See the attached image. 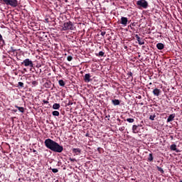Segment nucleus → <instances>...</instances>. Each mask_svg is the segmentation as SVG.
<instances>
[{
    "label": "nucleus",
    "mask_w": 182,
    "mask_h": 182,
    "mask_svg": "<svg viewBox=\"0 0 182 182\" xmlns=\"http://www.w3.org/2000/svg\"><path fill=\"white\" fill-rule=\"evenodd\" d=\"M44 144L47 149H49L51 151H55V153H62L63 151V146L50 139H46Z\"/></svg>",
    "instance_id": "nucleus-1"
},
{
    "label": "nucleus",
    "mask_w": 182,
    "mask_h": 182,
    "mask_svg": "<svg viewBox=\"0 0 182 182\" xmlns=\"http://www.w3.org/2000/svg\"><path fill=\"white\" fill-rule=\"evenodd\" d=\"M62 30L63 31H75V26H73V23H72V21H68L64 23Z\"/></svg>",
    "instance_id": "nucleus-2"
},
{
    "label": "nucleus",
    "mask_w": 182,
    "mask_h": 182,
    "mask_svg": "<svg viewBox=\"0 0 182 182\" xmlns=\"http://www.w3.org/2000/svg\"><path fill=\"white\" fill-rule=\"evenodd\" d=\"M136 5L139 8H143L144 9H147L149 7V3L146 0H139L136 1Z\"/></svg>",
    "instance_id": "nucleus-3"
},
{
    "label": "nucleus",
    "mask_w": 182,
    "mask_h": 182,
    "mask_svg": "<svg viewBox=\"0 0 182 182\" xmlns=\"http://www.w3.org/2000/svg\"><path fill=\"white\" fill-rule=\"evenodd\" d=\"M3 2H4L6 5H10V6L13 8L18 6V0H3Z\"/></svg>",
    "instance_id": "nucleus-4"
},
{
    "label": "nucleus",
    "mask_w": 182,
    "mask_h": 182,
    "mask_svg": "<svg viewBox=\"0 0 182 182\" xmlns=\"http://www.w3.org/2000/svg\"><path fill=\"white\" fill-rule=\"evenodd\" d=\"M21 65H24V66H26V68H28V66L29 68H33V62H32V60H31L29 58L25 59L21 63Z\"/></svg>",
    "instance_id": "nucleus-5"
},
{
    "label": "nucleus",
    "mask_w": 182,
    "mask_h": 182,
    "mask_svg": "<svg viewBox=\"0 0 182 182\" xmlns=\"http://www.w3.org/2000/svg\"><path fill=\"white\" fill-rule=\"evenodd\" d=\"M127 22H129L127 17H121V25H123V26H127Z\"/></svg>",
    "instance_id": "nucleus-6"
},
{
    "label": "nucleus",
    "mask_w": 182,
    "mask_h": 182,
    "mask_svg": "<svg viewBox=\"0 0 182 182\" xmlns=\"http://www.w3.org/2000/svg\"><path fill=\"white\" fill-rule=\"evenodd\" d=\"M90 77H92V76H90V73L85 74V76H84V81L86 83H89V82L92 81V79H90Z\"/></svg>",
    "instance_id": "nucleus-7"
},
{
    "label": "nucleus",
    "mask_w": 182,
    "mask_h": 182,
    "mask_svg": "<svg viewBox=\"0 0 182 182\" xmlns=\"http://www.w3.org/2000/svg\"><path fill=\"white\" fill-rule=\"evenodd\" d=\"M170 149L172 151H176V153H180V149H177V145H176V144H171L170 146Z\"/></svg>",
    "instance_id": "nucleus-8"
},
{
    "label": "nucleus",
    "mask_w": 182,
    "mask_h": 182,
    "mask_svg": "<svg viewBox=\"0 0 182 182\" xmlns=\"http://www.w3.org/2000/svg\"><path fill=\"white\" fill-rule=\"evenodd\" d=\"M73 153H74V154H76V156H77L80 154V153H82V150L79 148H73Z\"/></svg>",
    "instance_id": "nucleus-9"
},
{
    "label": "nucleus",
    "mask_w": 182,
    "mask_h": 182,
    "mask_svg": "<svg viewBox=\"0 0 182 182\" xmlns=\"http://www.w3.org/2000/svg\"><path fill=\"white\" fill-rule=\"evenodd\" d=\"M175 117H176V114H170L167 119V123H170V122H173Z\"/></svg>",
    "instance_id": "nucleus-10"
},
{
    "label": "nucleus",
    "mask_w": 182,
    "mask_h": 182,
    "mask_svg": "<svg viewBox=\"0 0 182 182\" xmlns=\"http://www.w3.org/2000/svg\"><path fill=\"white\" fill-rule=\"evenodd\" d=\"M160 93H161V90H160V89L155 88L153 90V95H154V96H160Z\"/></svg>",
    "instance_id": "nucleus-11"
},
{
    "label": "nucleus",
    "mask_w": 182,
    "mask_h": 182,
    "mask_svg": "<svg viewBox=\"0 0 182 182\" xmlns=\"http://www.w3.org/2000/svg\"><path fill=\"white\" fill-rule=\"evenodd\" d=\"M139 126H140V125H133L132 126V132L133 133H134V134L139 133V129H138Z\"/></svg>",
    "instance_id": "nucleus-12"
},
{
    "label": "nucleus",
    "mask_w": 182,
    "mask_h": 182,
    "mask_svg": "<svg viewBox=\"0 0 182 182\" xmlns=\"http://www.w3.org/2000/svg\"><path fill=\"white\" fill-rule=\"evenodd\" d=\"M156 48L159 50H162V49H164V44H163L161 43H159L156 44Z\"/></svg>",
    "instance_id": "nucleus-13"
},
{
    "label": "nucleus",
    "mask_w": 182,
    "mask_h": 182,
    "mask_svg": "<svg viewBox=\"0 0 182 182\" xmlns=\"http://www.w3.org/2000/svg\"><path fill=\"white\" fill-rule=\"evenodd\" d=\"M53 109L54 110H59V109H60V104L55 103V104L53 105Z\"/></svg>",
    "instance_id": "nucleus-14"
},
{
    "label": "nucleus",
    "mask_w": 182,
    "mask_h": 182,
    "mask_svg": "<svg viewBox=\"0 0 182 182\" xmlns=\"http://www.w3.org/2000/svg\"><path fill=\"white\" fill-rule=\"evenodd\" d=\"M112 105H114V106H119V105H120V100H112Z\"/></svg>",
    "instance_id": "nucleus-15"
},
{
    "label": "nucleus",
    "mask_w": 182,
    "mask_h": 182,
    "mask_svg": "<svg viewBox=\"0 0 182 182\" xmlns=\"http://www.w3.org/2000/svg\"><path fill=\"white\" fill-rule=\"evenodd\" d=\"M136 38L138 41L139 45H144V41H143V40L141 41V39L140 38V37H139L138 35L136 36Z\"/></svg>",
    "instance_id": "nucleus-16"
},
{
    "label": "nucleus",
    "mask_w": 182,
    "mask_h": 182,
    "mask_svg": "<svg viewBox=\"0 0 182 182\" xmlns=\"http://www.w3.org/2000/svg\"><path fill=\"white\" fill-rule=\"evenodd\" d=\"M15 107L18 109L21 113H23V112H25V108H23V107H18L16 105Z\"/></svg>",
    "instance_id": "nucleus-17"
},
{
    "label": "nucleus",
    "mask_w": 182,
    "mask_h": 182,
    "mask_svg": "<svg viewBox=\"0 0 182 182\" xmlns=\"http://www.w3.org/2000/svg\"><path fill=\"white\" fill-rule=\"evenodd\" d=\"M58 83H59L60 86H65V81H63V80H60L58 81Z\"/></svg>",
    "instance_id": "nucleus-18"
},
{
    "label": "nucleus",
    "mask_w": 182,
    "mask_h": 182,
    "mask_svg": "<svg viewBox=\"0 0 182 182\" xmlns=\"http://www.w3.org/2000/svg\"><path fill=\"white\" fill-rule=\"evenodd\" d=\"M52 114H53V116H59V114H60V113H59V112L58 111H53V112H52Z\"/></svg>",
    "instance_id": "nucleus-19"
},
{
    "label": "nucleus",
    "mask_w": 182,
    "mask_h": 182,
    "mask_svg": "<svg viewBox=\"0 0 182 182\" xmlns=\"http://www.w3.org/2000/svg\"><path fill=\"white\" fill-rule=\"evenodd\" d=\"M127 122H128V123H133L134 122V119H133V118H127Z\"/></svg>",
    "instance_id": "nucleus-20"
},
{
    "label": "nucleus",
    "mask_w": 182,
    "mask_h": 182,
    "mask_svg": "<svg viewBox=\"0 0 182 182\" xmlns=\"http://www.w3.org/2000/svg\"><path fill=\"white\" fill-rule=\"evenodd\" d=\"M97 56H105V52L100 51L98 54H96Z\"/></svg>",
    "instance_id": "nucleus-21"
},
{
    "label": "nucleus",
    "mask_w": 182,
    "mask_h": 182,
    "mask_svg": "<svg viewBox=\"0 0 182 182\" xmlns=\"http://www.w3.org/2000/svg\"><path fill=\"white\" fill-rule=\"evenodd\" d=\"M153 160V154H149L148 161H151Z\"/></svg>",
    "instance_id": "nucleus-22"
},
{
    "label": "nucleus",
    "mask_w": 182,
    "mask_h": 182,
    "mask_svg": "<svg viewBox=\"0 0 182 182\" xmlns=\"http://www.w3.org/2000/svg\"><path fill=\"white\" fill-rule=\"evenodd\" d=\"M69 161H71V163H75V161H77V160L75 158H69Z\"/></svg>",
    "instance_id": "nucleus-23"
},
{
    "label": "nucleus",
    "mask_w": 182,
    "mask_h": 182,
    "mask_svg": "<svg viewBox=\"0 0 182 182\" xmlns=\"http://www.w3.org/2000/svg\"><path fill=\"white\" fill-rule=\"evenodd\" d=\"M158 171H160L162 174L164 173V170L161 168V167L157 166Z\"/></svg>",
    "instance_id": "nucleus-24"
},
{
    "label": "nucleus",
    "mask_w": 182,
    "mask_h": 182,
    "mask_svg": "<svg viewBox=\"0 0 182 182\" xmlns=\"http://www.w3.org/2000/svg\"><path fill=\"white\" fill-rule=\"evenodd\" d=\"M154 119H156V115L155 114L153 115H150L149 117V120H154Z\"/></svg>",
    "instance_id": "nucleus-25"
},
{
    "label": "nucleus",
    "mask_w": 182,
    "mask_h": 182,
    "mask_svg": "<svg viewBox=\"0 0 182 182\" xmlns=\"http://www.w3.org/2000/svg\"><path fill=\"white\" fill-rule=\"evenodd\" d=\"M72 59H73V57H72V55H68L67 57V60H68V62H71Z\"/></svg>",
    "instance_id": "nucleus-26"
},
{
    "label": "nucleus",
    "mask_w": 182,
    "mask_h": 182,
    "mask_svg": "<svg viewBox=\"0 0 182 182\" xmlns=\"http://www.w3.org/2000/svg\"><path fill=\"white\" fill-rule=\"evenodd\" d=\"M5 43V41H4V38H2V35L0 34V44L1 43Z\"/></svg>",
    "instance_id": "nucleus-27"
},
{
    "label": "nucleus",
    "mask_w": 182,
    "mask_h": 182,
    "mask_svg": "<svg viewBox=\"0 0 182 182\" xmlns=\"http://www.w3.org/2000/svg\"><path fill=\"white\" fill-rule=\"evenodd\" d=\"M50 170L53 171V173H58V171H59L58 168H50Z\"/></svg>",
    "instance_id": "nucleus-28"
},
{
    "label": "nucleus",
    "mask_w": 182,
    "mask_h": 182,
    "mask_svg": "<svg viewBox=\"0 0 182 182\" xmlns=\"http://www.w3.org/2000/svg\"><path fill=\"white\" fill-rule=\"evenodd\" d=\"M18 86H20V87H23V82H18Z\"/></svg>",
    "instance_id": "nucleus-29"
},
{
    "label": "nucleus",
    "mask_w": 182,
    "mask_h": 182,
    "mask_svg": "<svg viewBox=\"0 0 182 182\" xmlns=\"http://www.w3.org/2000/svg\"><path fill=\"white\" fill-rule=\"evenodd\" d=\"M105 35H106V31H102L101 36H105Z\"/></svg>",
    "instance_id": "nucleus-30"
},
{
    "label": "nucleus",
    "mask_w": 182,
    "mask_h": 182,
    "mask_svg": "<svg viewBox=\"0 0 182 182\" xmlns=\"http://www.w3.org/2000/svg\"><path fill=\"white\" fill-rule=\"evenodd\" d=\"M43 103H44V105H48V103H49V102L46 101V100H43Z\"/></svg>",
    "instance_id": "nucleus-31"
},
{
    "label": "nucleus",
    "mask_w": 182,
    "mask_h": 182,
    "mask_svg": "<svg viewBox=\"0 0 182 182\" xmlns=\"http://www.w3.org/2000/svg\"><path fill=\"white\" fill-rule=\"evenodd\" d=\"M129 77H132L133 76V73H132V72L128 73Z\"/></svg>",
    "instance_id": "nucleus-32"
},
{
    "label": "nucleus",
    "mask_w": 182,
    "mask_h": 182,
    "mask_svg": "<svg viewBox=\"0 0 182 182\" xmlns=\"http://www.w3.org/2000/svg\"><path fill=\"white\" fill-rule=\"evenodd\" d=\"M119 130H124V127H121V129H119Z\"/></svg>",
    "instance_id": "nucleus-33"
},
{
    "label": "nucleus",
    "mask_w": 182,
    "mask_h": 182,
    "mask_svg": "<svg viewBox=\"0 0 182 182\" xmlns=\"http://www.w3.org/2000/svg\"><path fill=\"white\" fill-rule=\"evenodd\" d=\"M33 153H36V150H35V149H33Z\"/></svg>",
    "instance_id": "nucleus-34"
},
{
    "label": "nucleus",
    "mask_w": 182,
    "mask_h": 182,
    "mask_svg": "<svg viewBox=\"0 0 182 182\" xmlns=\"http://www.w3.org/2000/svg\"><path fill=\"white\" fill-rule=\"evenodd\" d=\"M124 49H127V46H124Z\"/></svg>",
    "instance_id": "nucleus-35"
},
{
    "label": "nucleus",
    "mask_w": 182,
    "mask_h": 182,
    "mask_svg": "<svg viewBox=\"0 0 182 182\" xmlns=\"http://www.w3.org/2000/svg\"><path fill=\"white\" fill-rule=\"evenodd\" d=\"M23 70H26V68H24Z\"/></svg>",
    "instance_id": "nucleus-36"
},
{
    "label": "nucleus",
    "mask_w": 182,
    "mask_h": 182,
    "mask_svg": "<svg viewBox=\"0 0 182 182\" xmlns=\"http://www.w3.org/2000/svg\"><path fill=\"white\" fill-rule=\"evenodd\" d=\"M149 85H152V83H151V82H150V83H149Z\"/></svg>",
    "instance_id": "nucleus-37"
},
{
    "label": "nucleus",
    "mask_w": 182,
    "mask_h": 182,
    "mask_svg": "<svg viewBox=\"0 0 182 182\" xmlns=\"http://www.w3.org/2000/svg\"><path fill=\"white\" fill-rule=\"evenodd\" d=\"M180 182H182V181H180Z\"/></svg>",
    "instance_id": "nucleus-38"
}]
</instances>
